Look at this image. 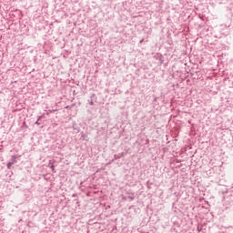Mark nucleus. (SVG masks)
I'll list each match as a JSON object with an SVG mask.
<instances>
[{
    "label": "nucleus",
    "instance_id": "obj_1",
    "mask_svg": "<svg viewBox=\"0 0 233 233\" xmlns=\"http://www.w3.org/2000/svg\"><path fill=\"white\" fill-rule=\"evenodd\" d=\"M13 163L10 161L9 163H7V168H11Z\"/></svg>",
    "mask_w": 233,
    "mask_h": 233
},
{
    "label": "nucleus",
    "instance_id": "obj_2",
    "mask_svg": "<svg viewBox=\"0 0 233 233\" xmlns=\"http://www.w3.org/2000/svg\"><path fill=\"white\" fill-rule=\"evenodd\" d=\"M51 168L54 170V168H55L54 165H52Z\"/></svg>",
    "mask_w": 233,
    "mask_h": 233
}]
</instances>
